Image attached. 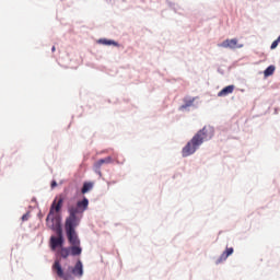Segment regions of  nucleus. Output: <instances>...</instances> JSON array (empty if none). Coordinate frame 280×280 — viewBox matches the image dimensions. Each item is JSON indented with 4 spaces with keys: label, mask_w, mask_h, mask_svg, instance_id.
<instances>
[{
    "label": "nucleus",
    "mask_w": 280,
    "mask_h": 280,
    "mask_svg": "<svg viewBox=\"0 0 280 280\" xmlns=\"http://www.w3.org/2000/svg\"><path fill=\"white\" fill-rule=\"evenodd\" d=\"M215 136V129L212 126H205L202 129L197 131L195 136L186 143L182 149L183 159H187L188 156H194L195 152L200 150V145L205 143V141H211V138Z\"/></svg>",
    "instance_id": "obj_1"
},
{
    "label": "nucleus",
    "mask_w": 280,
    "mask_h": 280,
    "mask_svg": "<svg viewBox=\"0 0 280 280\" xmlns=\"http://www.w3.org/2000/svg\"><path fill=\"white\" fill-rule=\"evenodd\" d=\"M65 232L70 246L61 247L60 250L57 252V255H59L61 259H67L69 256L80 257V255H82V245L78 232L70 228H65Z\"/></svg>",
    "instance_id": "obj_2"
},
{
    "label": "nucleus",
    "mask_w": 280,
    "mask_h": 280,
    "mask_svg": "<svg viewBox=\"0 0 280 280\" xmlns=\"http://www.w3.org/2000/svg\"><path fill=\"white\" fill-rule=\"evenodd\" d=\"M52 271L62 280L82 279L84 277V264H82L81 259H78L73 267L69 266L68 270L65 271L60 259H56L52 264Z\"/></svg>",
    "instance_id": "obj_3"
},
{
    "label": "nucleus",
    "mask_w": 280,
    "mask_h": 280,
    "mask_svg": "<svg viewBox=\"0 0 280 280\" xmlns=\"http://www.w3.org/2000/svg\"><path fill=\"white\" fill-rule=\"evenodd\" d=\"M89 209V198L83 197L81 200L77 201V206H71L68 208L69 215L65 221V229H71L75 231L80 226L81 219L78 215H82L84 211Z\"/></svg>",
    "instance_id": "obj_4"
},
{
    "label": "nucleus",
    "mask_w": 280,
    "mask_h": 280,
    "mask_svg": "<svg viewBox=\"0 0 280 280\" xmlns=\"http://www.w3.org/2000/svg\"><path fill=\"white\" fill-rule=\"evenodd\" d=\"M56 235H51L49 238L50 250H58L65 246V232L62 230V218H51V223L48 225Z\"/></svg>",
    "instance_id": "obj_5"
},
{
    "label": "nucleus",
    "mask_w": 280,
    "mask_h": 280,
    "mask_svg": "<svg viewBox=\"0 0 280 280\" xmlns=\"http://www.w3.org/2000/svg\"><path fill=\"white\" fill-rule=\"evenodd\" d=\"M62 205H65V199H62V198H60L58 200V202L56 201V199L52 201V203L50 205L49 212L46 217L47 226L51 225V224H49V222L51 223V218H60V215H56V213H60V211H62ZM54 215H56V217H54Z\"/></svg>",
    "instance_id": "obj_6"
},
{
    "label": "nucleus",
    "mask_w": 280,
    "mask_h": 280,
    "mask_svg": "<svg viewBox=\"0 0 280 280\" xmlns=\"http://www.w3.org/2000/svg\"><path fill=\"white\" fill-rule=\"evenodd\" d=\"M218 47H222L223 49H242L244 44H237V38H232L218 44Z\"/></svg>",
    "instance_id": "obj_7"
},
{
    "label": "nucleus",
    "mask_w": 280,
    "mask_h": 280,
    "mask_svg": "<svg viewBox=\"0 0 280 280\" xmlns=\"http://www.w3.org/2000/svg\"><path fill=\"white\" fill-rule=\"evenodd\" d=\"M113 163V156L108 155L104 159H100L94 163L93 170L95 174L102 176V165H110Z\"/></svg>",
    "instance_id": "obj_8"
},
{
    "label": "nucleus",
    "mask_w": 280,
    "mask_h": 280,
    "mask_svg": "<svg viewBox=\"0 0 280 280\" xmlns=\"http://www.w3.org/2000/svg\"><path fill=\"white\" fill-rule=\"evenodd\" d=\"M235 249L233 247H226L225 250L215 260L217 266L222 264V261H226V259H229V257H231V255H233Z\"/></svg>",
    "instance_id": "obj_9"
},
{
    "label": "nucleus",
    "mask_w": 280,
    "mask_h": 280,
    "mask_svg": "<svg viewBox=\"0 0 280 280\" xmlns=\"http://www.w3.org/2000/svg\"><path fill=\"white\" fill-rule=\"evenodd\" d=\"M233 91H235V85H228L218 93V97H226V95H231Z\"/></svg>",
    "instance_id": "obj_10"
},
{
    "label": "nucleus",
    "mask_w": 280,
    "mask_h": 280,
    "mask_svg": "<svg viewBox=\"0 0 280 280\" xmlns=\"http://www.w3.org/2000/svg\"><path fill=\"white\" fill-rule=\"evenodd\" d=\"M98 43H100V45H106V46L114 45V47H119V43H117L114 39L101 38V39H98Z\"/></svg>",
    "instance_id": "obj_11"
},
{
    "label": "nucleus",
    "mask_w": 280,
    "mask_h": 280,
    "mask_svg": "<svg viewBox=\"0 0 280 280\" xmlns=\"http://www.w3.org/2000/svg\"><path fill=\"white\" fill-rule=\"evenodd\" d=\"M93 182H84L81 188V194H89L93 189Z\"/></svg>",
    "instance_id": "obj_12"
},
{
    "label": "nucleus",
    "mask_w": 280,
    "mask_h": 280,
    "mask_svg": "<svg viewBox=\"0 0 280 280\" xmlns=\"http://www.w3.org/2000/svg\"><path fill=\"white\" fill-rule=\"evenodd\" d=\"M109 156L113 158V163H116V165H124V163H126V158H122V161L119 160V158L121 156L119 155V153H113Z\"/></svg>",
    "instance_id": "obj_13"
},
{
    "label": "nucleus",
    "mask_w": 280,
    "mask_h": 280,
    "mask_svg": "<svg viewBox=\"0 0 280 280\" xmlns=\"http://www.w3.org/2000/svg\"><path fill=\"white\" fill-rule=\"evenodd\" d=\"M166 4L168 5V8H171V10H173V12L178 13V10H180V5H178L175 2H172L170 0H166Z\"/></svg>",
    "instance_id": "obj_14"
},
{
    "label": "nucleus",
    "mask_w": 280,
    "mask_h": 280,
    "mask_svg": "<svg viewBox=\"0 0 280 280\" xmlns=\"http://www.w3.org/2000/svg\"><path fill=\"white\" fill-rule=\"evenodd\" d=\"M275 69H276V67L275 66H269V67H267L266 69H265V71H264V77L265 78H270V75H272L273 73H275Z\"/></svg>",
    "instance_id": "obj_15"
},
{
    "label": "nucleus",
    "mask_w": 280,
    "mask_h": 280,
    "mask_svg": "<svg viewBox=\"0 0 280 280\" xmlns=\"http://www.w3.org/2000/svg\"><path fill=\"white\" fill-rule=\"evenodd\" d=\"M196 101V98H190L188 101H185V104H183L180 107H179V110H185L187 108H189V106H194V102Z\"/></svg>",
    "instance_id": "obj_16"
},
{
    "label": "nucleus",
    "mask_w": 280,
    "mask_h": 280,
    "mask_svg": "<svg viewBox=\"0 0 280 280\" xmlns=\"http://www.w3.org/2000/svg\"><path fill=\"white\" fill-rule=\"evenodd\" d=\"M30 220V212H26L22 215V222H27Z\"/></svg>",
    "instance_id": "obj_17"
},
{
    "label": "nucleus",
    "mask_w": 280,
    "mask_h": 280,
    "mask_svg": "<svg viewBox=\"0 0 280 280\" xmlns=\"http://www.w3.org/2000/svg\"><path fill=\"white\" fill-rule=\"evenodd\" d=\"M277 47H279V42L276 39L272 42L270 49H277Z\"/></svg>",
    "instance_id": "obj_18"
},
{
    "label": "nucleus",
    "mask_w": 280,
    "mask_h": 280,
    "mask_svg": "<svg viewBox=\"0 0 280 280\" xmlns=\"http://www.w3.org/2000/svg\"><path fill=\"white\" fill-rule=\"evenodd\" d=\"M50 187H51V189H54V187H58V183L56 180H52L50 183Z\"/></svg>",
    "instance_id": "obj_19"
},
{
    "label": "nucleus",
    "mask_w": 280,
    "mask_h": 280,
    "mask_svg": "<svg viewBox=\"0 0 280 280\" xmlns=\"http://www.w3.org/2000/svg\"><path fill=\"white\" fill-rule=\"evenodd\" d=\"M51 51H56V46H52V47H51Z\"/></svg>",
    "instance_id": "obj_20"
},
{
    "label": "nucleus",
    "mask_w": 280,
    "mask_h": 280,
    "mask_svg": "<svg viewBox=\"0 0 280 280\" xmlns=\"http://www.w3.org/2000/svg\"><path fill=\"white\" fill-rule=\"evenodd\" d=\"M119 161H124V155H120Z\"/></svg>",
    "instance_id": "obj_21"
},
{
    "label": "nucleus",
    "mask_w": 280,
    "mask_h": 280,
    "mask_svg": "<svg viewBox=\"0 0 280 280\" xmlns=\"http://www.w3.org/2000/svg\"><path fill=\"white\" fill-rule=\"evenodd\" d=\"M278 43H280V35L278 36V38L276 39Z\"/></svg>",
    "instance_id": "obj_22"
},
{
    "label": "nucleus",
    "mask_w": 280,
    "mask_h": 280,
    "mask_svg": "<svg viewBox=\"0 0 280 280\" xmlns=\"http://www.w3.org/2000/svg\"><path fill=\"white\" fill-rule=\"evenodd\" d=\"M38 218H43V213L39 212V213H38Z\"/></svg>",
    "instance_id": "obj_23"
},
{
    "label": "nucleus",
    "mask_w": 280,
    "mask_h": 280,
    "mask_svg": "<svg viewBox=\"0 0 280 280\" xmlns=\"http://www.w3.org/2000/svg\"><path fill=\"white\" fill-rule=\"evenodd\" d=\"M32 202H36V198H33V199H32Z\"/></svg>",
    "instance_id": "obj_24"
}]
</instances>
